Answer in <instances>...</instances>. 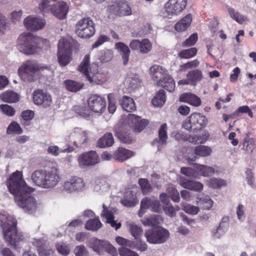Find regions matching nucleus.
<instances>
[{"label": "nucleus", "instance_id": "9b49d317", "mask_svg": "<svg viewBox=\"0 0 256 256\" xmlns=\"http://www.w3.org/2000/svg\"><path fill=\"white\" fill-rule=\"evenodd\" d=\"M107 10L110 16L113 18L116 16H130L132 14V8L128 2L125 0H120L108 6Z\"/></svg>", "mask_w": 256, "mask_h": 256}, {"label": "nucleus", "instance_id": "a18cd8bd", "mask_svg": "<svg viewBox=\"0 0 256 256\" xmlns=\"http://www.w3.org/2000/svg\"><path fill=\"white\" fill-rule=\"evenodd\" d=\"M72 110L80 116L84 118H88L90 114V109L85 106H74L72 108Z\"/></svg>", "mask_w": 256, "mask_h": 256}, {"label": "nucleus", "instance_id": "338daca9", "mask_svg": "<svg viewBox=\"0 0 256 256\" xmlns=\"http://www.w3.org/2000/svg\"><path fill=\"white\" fill-rule=\"evenodd\" d=\"M56 248L58 252L62 255L68 254L70 252L68 246L66 244L62 242L56 244Z\"/></svg>", "mask_w": 256, "mask_h": 256}, {"label": "nucleus", "instance_id": "052dcab7", "mask_svg": "<svg viewBox=\"0 0 256 256\" xmlns=\"http://www.w3.org/2000/svg\"><path fill=\"white\" fill-rule=\"evenodd\" d=\"M116 241L120 246H122V248H133L134 246L132 241L119 236L116 238Z\"/></svg>", "mask_w": 256, "mask_h": 256}, {"label": "nucleus", "instance_id": "2eb2a0df", "mask_svg": "<svg viewBox=\"0 0 256 256\" xmlns=\"http://www.w3.org/2000/svg\"><path fill=\"white\" fill-rule=\"evenodd\" d=\"M33 101L35 104L40 106L44 108H47L52 104V96L42 90H37L33 93Z\"/></svg>", "mask_w": 256, "mask_h": 256}, {"label": "nucleus", "instance_id": "69168bd1", "mask_svg": "<svg viewBox=\"0 0 256 256\" xmlns=\"http://www.w3.org/2000/svg\"><path fill=\"white\" fill-rule=\"evenodd\" d=\"M74 252L76 256H88V252L84 245L76 246Z\"/></svg>", "mask_w": 256, "mask_h": 256}, {"label": "nucleus", "instance_id": "f8f14e48", "mask_svg": "<svg viewBox=\"0 0 256 256\" xmlns=\"http://www.w3.org/2000/svg\"><path fill=\"white\" fill-rule=\"evenodd\" d=\"M128 122L134 132L140 133L150 125V122L134 114H129L127 116Z\"/></svg>", "mask_w": 256, "mask_h": 256}, {"label": "nucleus", "instance_id": "603ef678", "mask_svg": "<svg viewBox=\"0 0 256 256\" xmlns=\"http://www.w3.org/2000/svg\"><path fill=\"white\" fill-rule=\"evenodd\" d=\"M50 0H40L38 8L43 15L52 12V6L50 4Z\"/></svg>", "mask_w": 256, "mask_h": 256}, {"label": "nucleus", "instance_id": "6ab92c4d", "mask_svg": "<svg viewBox=\"0 0 256 256\" xmlns=\"http://www.w3.org/2000/svg\"><path fill=\"white\" fill-rule=\"evenodd\" d=\"M152 44L148 38H144L142 40H133L130 44V48L132 50H138L140 53L145 54L151 51Z\"/></svg>", "mask_w": 256, "mask_h": 256}, {"label": "nucleus", "instance_id": "a211bd4d", "mask_svg": "<svg viewBox=\"0 0 256 256\" xmlns=\"http://www.w3.org/2000/svg\"><path fill=\"white\" fill-rule=\"evenodd\" d=\"M114 132L115 136L124 144H130L134 141V137L126 126L122 125L114 128Z\"/></svg>", "mask_w": 256, "mask_h": 256}, {"label": "nucleus", "instance_id": "393cba45", "mask_svg": "<svg viewBox=\"0 0 256 256\" xmlns=\"http://www.w3.org/2000/svg\"><path fill=\"white\" fill-rule=\"evenodd\" d=\"M162 78H160L156 82L158 86H161L170 92H173L175 89V82L173 78L169 74L165 75Z\"/></svg>", "mask_w": 256, "mask_h": 256}, {"label": "nucleus", "instance_id": "e433bc0d", "mask_svg": "<svg viewBox=\"0 0 256 256\" xmlns=\"http://www.w3.org/2000/svg\"><path fill=\"white\" fill-rule=\"evenodd\" d=\"M64 85L67 90L74 92L80 90L84 86L82 83L71 80H64Z\"/></svg>", "mask_w": 256, "mask_h": 256}, {"label": "nucleus", "instance_id": "58836bf2", "mask_svg": "<svg viewBox=\"0 0 256 256\" xmlns=\"http://www.w3.org/2000/svg\"><path fill=\"white\" fill-rule=\"evenodd\" d=\"M166 100V94L164 90L161 89L152 99V102L155 106H162Z\"/></svg>", "mask_w": 256, "mask_h": 256}, {"label": "nucleus", "instance_id": "473e14b6", "mask_svg": "<svg viewBox=\"0 0 256 256\" xmlns=\"http://www.w3.org/2000/svg\"><path fill=\"white\" fill-rule=\"evenodd\" d=\"M100 214L106 220V222L110 223L111 226L114 228L116 230H118L120 228L121 224L120 222L116 223L114 220V213L112 210H110L109 209H103Z\"/></svg>", "mask_w": 256, "mask_h": 256}, {"label": "nucleus", "instance_id": "423d86ee", "mask_svg": "<svg viewBox=\"0 0 256 256\" xmlns=\"http://www.w3.org/2000/svg\"><path fill=\"white\" fill-rule=\"evenodd\" d=\"M48 70V67L44 66L32 60H27L19 68L18 74L24 80L32 82L36 80V74Z\"/></svg>", "mask_w": 256, "mask_h": 256}, {"label": "nucleus", "instance_id": "c03bdc74", "mask_svg": "<svg viewBox=\"0 0 256 256\" xmlns=\"http://www.w3.org/2000/svg\"><path fill=\"white\" fill-rule=\"evenodd\" d=\"M196 170L204 176H212L214 172V170L210 166L205 165H200L196 164H194Z\"/></svg>", "mask_w": 256, "mask_h": 256}, {"label": "nucleus", "instance_id": "c9c22d12", "mask_svg": "<svg viewBox=\"0 0 256 256\" xmlns=\"http://www.w3.org/2000/svg\"><path fill=\"white\" fill-rule=\"evenodd\" d=\"M160 202L154 197H145L140 202V208H159Z\"/></svg>", "mask_w": 256, "mask_h": 256}, {"label": "nucleus", "instance_id": "cd10ccee", "mask_svg": "<svg viewBox=\"0 0 256 256\" xmlns=\"http://www.w3.org/2000/svg\"><path fill=\"white\" fill-rule=\"evenodd\" d=\"M180 184L185 188L196 192H200L203 189V185L201 182L190 180L184 178H180Z\"/></svg>", "mask_w": 256, "mask_h": 256}, {"label": "nucleus", "instance_id": "bb28decb", "mask_svg": "<svg viewBox=\"0 0 256 256\" xmlns=\"http://www.w3.org/2000/svg\"><path fill=\"white\" fill-rule=\"evenodd\" d=\"M152 78L157 82L160 78H162L168 74L167 70L162 66L157 64L152 66L150 68Z\"/></svg>", "mask_w": 256, "mask_h": 256}, {"label": "nucleus", "instance_id": "a19ab883", "mask_svg": "<svg viewBox=\"0 0 256 256\" xmlns=\"http://www.w3.org/2000/svg\"><path fill=\"white\" fill-rule=\"evenodd\" d=\"M168 126L166 123L162 124L158 130V140L157 138L154 140V142L164 144L166 143L168 139V134L166 130Z\"/></svg>", "mask_w": 256, "mask_h": 256}, {"label": "nucleus", "instance_id": "dca6fc26", "mask_svg": "<svg viewBox=\"0 0 256 256\" xmlns=\"http://www.w3.org/2000/svg\"><path fill=\"white\" fill-rule=\"evenodd\" d=\"M78 160L80 166L84 168L97 164L98 163L100 159L96 152L90 150L80 154Z\"/></svg>", "mask_w": 256, "mask_h": 256}, {"label": "nucleus", "instance_id": "0e129e2a", "mask_svg": "<svg viewBox=\"0 0 256 256\" xmlns=\"http://www.w3.org/2000/svg\"><path fill=\"white\" fill-rule=\"evenodd\" d=\"M199 202L203 204V208H212L213 205V202L209 196H206L200 198Z\"/></svg>", "mask_w": 256, "mask_h": 256}, {"label": "nucleus", "instance_id": "774afa93", "mask_svg": "<svg viewBox=\"0 0 256 256\" xmlns=\"http://www.w3.org/2000/svg\"><path fill=\"white\" fill-rule=\"evenodd\" d=\"M119 251L121 256H138L136 252L131 250L128 248H122L120 249Z\"/></svg>", "mask_w": 256, "mask_h": 256}, {"label": "nucleus", "instance_id": "f257e3e1", "mask_svg": "<svg viewBox=\"0 0 256 256\" xmlns=\"http://www.w3.org/2000/svg\"><path fill=\"white\" fill-rule=\"evenodd\" d=\"M10 192L14 196L15 202L20 208H36V201L31 195L34 188L28 186L22 178V172L16 170L7 182Z\"/></svg>", "mask_w": 256, "mask_h": 256}, {"label": "nucleus", "instance_id": "7c9ffc66", "mask_svg": "<svg viewBox=\"0 0 256 256\" xmlns=\"http://www.w3.org/2000/svg\"><path fill=\"white\" fill-rule=\"evenodd\" d=\"M104 242V240H100L96 238H92L90 239L87 245L98 254L103 255L102 247Z\"/></svg>", "mask_w": 256, "mask_h": 256}, {"label": "nucleus", "instance_id": "9d476101", "mask_svg": "<svg viewBox=\"0 0 256 256\" xmlns=\"http://www.w3.org/2000/svg\"><path fill=\"white\" fill-rule=\"evenodd\" d=\"M188 0H168L164 4L165 16L172 18L181 14L186 8Z\"/></svg>", "mask_w": 256, "mask_h": 256}, {"label": "nucleus", "instance_id": "bf43d9fd", "mask_svg": "<svg viewBox=\"0 0 256 256\" xmlns=\"http://www.w3.org/2000/svg\"><path fill=\"white\" fill-rule=\"evenodd\" d=\"M34 111L30 110H25L22 112L21 116L24 120V126H28L30 124V121L34 117Z\"/></svg>", "mask_w": 256, "mask_h": 256}, {"label": "nucleus", "instance_id": "e2e57ef3", "mask_svg": "<svg viewBox=\"0 0 256 256\" xmlns=\"http://www.w3.org/2000/svg\"><path fill=\"white\" fill-rule=\"evenodd\" d=\"M180 172L182 174L190 178H196L198 174L196 170L191 168L188 167H182L180 168Z\"/></svg>", "mask_w": 256, "mask_h": 256}, {"label": "nucleus", "instance_id": "c85d7f7f", "mask_svg": "<svg viewBox=\"0 0 256 256\" xmlns=\"http://www.w3.org/2000/svg\"><path fill=\"white\" fill-rule=\"evenodd\" d=\"M192 20L191 14H188L183 17L174 25V30L178 32H182L186 30L190 26Z\"/></svg>", "mask_w": 256, "mask_h": 256}, {"label": "nucleus", "instance_id": "f03ea898", "mask_svg": "<svg viewBox=\"0 0 256 256\" xmlns=\"http://www.w3.org/2000/svg\"><path fill=\"white\" fill-rule=\"evenodd\" d=\"M50 46L49 42L34 36L30 32L21 34L17 40V48L21 52L32 55L40 50H46Z\"/></svg>", "mask_w": 256, "mask_h": 256}, {"label": "nucleus", "instance_id": "0eeeda50", "mask_svg": "<svg viewBox=\"0 0 256 256\" xmlns=\"http://www.w3.org/2000/svg\"><path fill=\"white\" fill-rule=\"evenodd\" d=\"M206 117L198 112H194L183 122L182 127L189 132H197L207 124Z\"/></svg>", "mask_w": 256, "mask_h": 256}, {"label": "nucleus", "instance_id": "4d7b16f0", "mask_svg": "<svg viewBox=\"0 0 256 256\" xmlns=\"http://www.w3.org/2000/svg\"><path fill=\"white\" fill-rule=\"evenodd\" d=\"M0 112L8 116H12L16 114L15 109L8 104H0Z\"/></svg>", "mask_w": 256, "mask_h": 256}, {"label": "nucleus", "instance_id": "09e8293b", "mask_svg": "<svg viewBox=\"0 0 256 256\" xmlns=\"http://www.w3.org/2000/svg\"><path fill=\"white\" fill-rule=\"evenodd\" d=\"M194 151L196 155L203 157L209 156L212 152L210 147L202 145L196 146Z\"/></svg>", "mask_w": 256, "mask_h": 256}, {"label": "nucleus", "instance_id": "37998d69", "mask_svg": "<svg viewBox=\"0 0 256 256\" xmlns=\"http://www.w3.org/2000/svg\"><path fill=\"white\" fill-rule=\"evenodd\" d=\"M127 226L129 228L132 235L134 238L135 239L138 240L142 236L143 231L140 226H138L136 224L132 222H128Z\"/></svg>", "mask_w": 256, "mask_h": 256}, {"label": "nucleus", "instance_id": "864d4df0", "mask_svg": "<svg viewBox=\"0 0 256 256\" xmlns=\"http://www.w3.org/2000/svg\"><path fill=\"white\" fill-rule=\"evenodd\" d=\"M138 183L144 194L152 192V187L148 179L140 178L138 180Z\"/></svg>", "mask_w": 256, "mask_h": 256}, {"label": "nucleus", "instance_id": "f704fd0d", "mask_svg": "<svg viewBox=\"0 0 256 256\" xmlns=\"http://www.w3.org/2000/svg\"><path fill=\"white\" fill-rule=\"evenodd\" d=\"M114 143L113 136L110 132H107L100 138L97 142V146L100 148L112 146Z\"/></svg>", "mask_w": 256, "mask_h": 256}, {"label": "nucleus", "instance_id": "49530a36", "mask_svg": "<svg viewBox=\"0 0 256 256\" xmlns=\"http://www.w3.org/2000/svg\"><path fill=\"white\" fill-rule=\"evenodd\" d=\"M197 52V48L193 47L186 50H182L178 54V56L180 58L189 59L194 57L196 54Z\"/></svg>", "mask_w": 256, "mask_h": 256}, {"label": "nucleus", "instance_id": "ea45409f", "mask_svg": "<svg viewBox=\"0 0 256 256\" xmlns=\"http://www.w3.org/2000/svg\"><path fill=\"white\" fill-rule=\"evenodd\" d=\"M102 224L98 218H90L85 224V228L93 232L97 231L102 226Z\"/></svg>", "mask_w": 256, "mask_h": 256}, {"label": "nucleus", "instance_id": "5fc2aeb1", "mask_svg": "<svg viewBox=\"0 0 256 256\" xmlns=\"http://www.w3.org/2000/svg\"><path fill=\"white\" fill-rule=\"evenodd\" d=\"M226 184V182L222 179L216 178H211L208 180V185L209 187L213 188H219Z\"/></svg>", "mask_w": 256, "mask_h": 256}, {"label": "nucleus", "instance_id": "5701e85b", "mask_svg": "<svg viewBox=\"0 0 256 256\" xmlns=\"http://www.w3.org/2000/svg\"><path fill=\"white\" fill-rule=\"evenodd\" d=\"M179 100L181 102H186L195 107H198L202 104L200 98L191 92H185L180 94Z\"/></svg>", "mask_w": 256, "mask_h": 256}, {"label": "nucleus", "instance_id": "c756f323", "mask_svg": "<svg viewBox=\"0 0 256 256\" xmlns=\"http://www.w3.org/2000/svg\"><path fill=\"white\" fill-rule=\"evenodd\" d=\"M0 99L6 103H16L20 100V94L12 90H8L0 94Z\"/></svg>", "mask_w": 256, "mask_h": 256}, {"label": "nucleus", "instance_id": "1a4fd4ad", "mask_svg": "<svg viewBox=\"0 0 256 256\" xmlns=\"http://www.w3.org/2000/svg\"><path fill=\"white\" fill-rule=\"evenodd\" d=\"M144 236L148 242L160 244L168 240L170 237V232L167 230L162 227H158L146 231Z\"/></svg>", "mask_w": 256, "mask_h": 256}, {"label": "nucleus", "instance_id": "4468645a", "mask_svg": "<svg viewBox=\"0 0 256 256\" xmlns=\"http://www.w3.org/2000/svg\"><path fill=\"white\" fill-rule=\"evenodd\" d=\"M87 102L90 109L94 112L102 113L106 110V99L100 95L92 94L88 98Z\"/></svg>", "mask_w": 256, "mask_h": 256}, {"label": "nucleus", "instance_id": "f3484780", "mask_svg": "<svg viewBox=\"0 0 256 256\" xmlns=\"http://www.w3.org/2000/svg\"><path fill=\"white\" fill-rule=\"evenodd\" d=\"M85 184L83 179L77 176H72L64 182V188L70 192L82 191L84 190Z\"/></svg>", "mask_w": 256, "mask_h": 256}, {"label": "nucleus", "instance_id": "72a5a7b5", "mask_svg": "<svg viewBox=\"0 0 256 256\" xmlns=\"http://www.w3.org/2000/svg\"><path fill=\"white\" fill-rule=\"evenodd\" d=\"M46 170H35L32 174L31 178L36 185L42 188L43 182L46 179Z\"/></svg>", "mask_w": 256, "mask_h": 256}, {"label": "nucleus", "instance_id": "2f4dec72", "mask_svg": "<svg viewBox=\"0 0 256 256\" xmlns=\"http://www.w3.org/2000/svg\"><path fill=\"white\" fill-rule=\"evenodd\" d=\"M120 103L123 110L127 112H132L136 110L134 100L129 96H124L120 101Z\"/></svg>", "mask_w": 256, "mask_h": 256}, {"label": "nucleus", "instance_id": "20e7f679", "mask_svg": "<svg viewBox=\"0 0 256 256\" xmlns=\"http://www.w3.org/2000/svg\"><path fill=\"white\" fill-rule=\"evenodd\" d=\"M77 41L72 38H62L58 42V61L61 66H67L72 60V51L78 48Z\"/></svg>", "mask_w": 256, "mask_h": 256}, {"label": "nucleus", "instance_id": "6e6552de", "mask_svg": "<svg viewBox=\"0 0 256 256\" xmlns=\"http://www.w3.org/2000/svg\"><path fill=\"white\" fill-rule=\"evenodd\" d=\"M95 32L94 22L90 17L80 19L75 26V32L80 38H89L94 34Z\"/></svg>", "mask_w": 256, "mask_h": 256}, {"label": "nucleus", "instance_id": "412c9836", "mask_svg": "<svg viewBox=\"0 0 256 256\" xmlns=\"http://www.w3.org/2000/svg\"><path fill=\"white\" fill-rule=\"evenodd\" d=\"M24 24L28 30L36 31L44 27L46 21L44 19L28 16L24 20Z\"/></svg>", "mask_w": 256, "mask_h": 256}, {"label": "nucleus", "instance_id": "79ce46f5", "mask_svg": "<svg viewBox=\"0 0 256 256\" xmlns=\"http://www.w3.org/2000/svg\"><path fill=\"white\" fill-rule=\"evenodd\" d=\"M160 216L156 214L151 215L150 216H146L142 220V224L144 226H156L161 222Z\"/></svg>", "mask_w": 256, "mask_h": 256}, {"label": "nucleus", "instance_id": "ddd939ff", "mask_svg": "<svg viewBox=\"0 0 256 256\" xmlns=\"http://www.w3.org/2000/svg\"><path fill=\"white\" fill-rule=\"evenodd\" d=\"M138 188L136 186H131L126 189L123 198L120 200V203L126 207H134L138 203L136 195Z\"/></svg>", "mask_w": 256, "mask_h": 256}, {"label": "nucleus", "instance_id": "8fccbe9b", "mask_svg": "<svg viewBox=\"0 0 256 256\" xmlns=\"http://www.w3.org/2000/svg\"><path fill=\"white\" fill-rule=\"evenodd\" d=\"M242 146V148L248 152H252L254 147V140L250 138L248 134L244 140Z\"/></svg>", "mask_w": 256, "mask_h": 256}, {"label": "nucleus", "instance_id": "a878e982", "mask_svg": "<svg viewBox=\"0 0 256 256\" xmlns=\"http://www.w3.org/2000/svg\"><path fill=\"white\" fill-rule=\"evenodd\" d=\"M133 152L122 147H119L113 153V158L118 162H123L130 158Z\"/></svg>", "mask_w": 256, "mask_h": 256}, {"label": "nucleus", "instance_id": "4be33fe9", "mask_svg": "<svg viewBox=\"0 0 256 256\" xmlns=\"http://www.w3.org/2000/svg\"><path fill=\"white\" fill-rule=\"evenodd\" d=\"M68 6L64 2H60L52 6L51 13L60 20H63L66 16Z\"/></svg>", "mask_w": 256, "mask_h": 256}, {"label": "nucleus", "instance_id": "6e6d98bb", "mask_svg": "<svg viewBox=\"0 0 256 256\" xmlns=\"http://www.w3.org/2000/svg\"><path fill=\"white\" fill-rule=\"evenodd\" d=\"M228 10L230 16L238 23L242 24L247 19L246 16L240 15L238 12H236L233 8H228Z\"/></svg>", "mask_w": 256, "mask_h": 256}, {"label": "nucleus", "instance_id": "3c124183", "mask_svg": "<svg viewBox=\"0 0 256 256\" xmlns=\"http://www.w3.org/2000/svg\"><path fill=\"white\" fill-rule=\"evenodd\" d=\"M22 133V130L20 125L16 122L12 121L6 129V134H20Z\"/></svg>", "mask_w": 256, "mask_h": 256}, {"label": "nucleus", "instance_id": "13d9d810", "mask_svg": "<svg viewBox=\"0 0 256 256\" xmlns=\"http://www.w3.org/2000/svg\"><path fill=\"white\" fill-rule=\"evenodd\" d=\"M103 254L108 252L110 256H118V252L115 248L108 242L104 240L102 247Z\"/></svg>", "mask_w": 256, "mask_h": 256}, {"label": "nucleus", "instance_id": "b1692460", "mask_svg": "<svg viewBox=\"0 0 256 256\" xmlns=\"http://www.w3.org/2000/svg\"><path fill=\"white\" fill-rule=\"evenodd\" d=\"M114 48L121 56L122 64H127L130 52L128 46L122 42H118L115 44Z\"/></svg>", "mask_w": 256, "mask_h": 256}, {"label": "nucleus", "instance_id": "7ed1b4c3", "mask_svg": "<svg viewBox=\"0 0 256 256\" xmlns=\"http://www.w3.org/2000/svg\"><path fill=\"white\" fill-rule=\"evenodd\" d=\"M17 220L13 216H10L0 210V226L2 230L4 238L11 246L16 248V244L22 240V235L17 232Z\"/></svg>", "mask_w": 256, "mask_h": 256}, {"label": "nucleus", "instance_id": "4c0bfd02", "mask_svg": "<svg viewBox=\"0 0 256 256\" xmlns=\"http://www.w3.org/2000/svg\"><path fill=\"white\" fill-rule=\"evenodd\" d=\"M202 72L198 69H195L189 71L186 74V78H188L191 82V85L196 86L197 82L202 78Z\"/></svg>", "mask_w": 256, "mask_h": 256}, {"label": "nucleus", "instance_id": "680f3d73", "mask_svg": "<svg viewBox=\"0 0 256 256\" xmlns=\"http://www.w3.org/2000/svg\"><path fill=\"white\" fill-rule=\"evenodd\" d=\"M198 40V36L197 33H194L182 43V46L183 47H190L193 46L196 42Z\"/></svg>", "mask_w": 256, "mask_h": 256}, {"label": "nucleus", "instance_id": "aec40b11", "mask_svg": "<svg viewBox=\"0 0 256 256\" xmlns=\"http://www.w3.org/2000/svg\"><path fill=\"white\" fill-rule=\"evenodd\" d=\"M45 180L42 188H50L54 187L60 181V176L56 168H52L46 170Z\"/></svg>", "mask_w": 256, "mask_h": 256}, {"label": "nucleus", "instance_id": "de8ad7c7", "mask_svg": "<svg viewBox=\"0 0 256 256\" xmlns=\"http://www.w3.org/2000/svg\"><path fill=\"white\" fill-rule=\"evenodd\" d=\"M228 224L224 222H220L218 227L212 231V236L214 238H220L224 234L226 230Z\"/></svg>", "mask_w": 256, "mask_h": 256}, {"label": "nucleus", "instance_id": "39448f33", "mask_svg": "<svg viewBox=\"0 0 256 256\" xmlns=\"http://www.w3.org/2000/svg\"><path fill=\"white\" fill-rule=\"evenodd\" d=\"M90 56L87 54L84 56L78 66V70L82 72L90 82H94L98 84H102L106 80V75L100 72L98 63L93 62L90 65Z\"/></svg>", "mask_w": 256, "mask_h": 256}]
</instances>
